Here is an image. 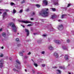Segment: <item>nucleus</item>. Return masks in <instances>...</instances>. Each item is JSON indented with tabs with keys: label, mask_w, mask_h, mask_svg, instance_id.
Returning <instances> with one entry per match:
<instances>
[{
	"label": "nucleus",
	"mask_w": 74,
	"mask_h": 74,
	"mask_svg": "<svg viewBox=\"0 0 74 74\" xmlns=\"http://www.w3.org/2000/svg\"><path fill=\"white\" fill-rule=\"evenodd\" d=\"M65 60H68L69 56H68V55H65Z\"/></svg>",
	"instance_id": "nucleus-14"
},
{
	"label": "nucleus",
	"mask_w": 74,
	"mask_h": 74,
	"mask_svg": "<svg viewBox=\"0 0 74 74\" xmlns=\"http://www.w3.org/2000/svg\"><path fill=\"white\" fill-rule=\"evenodd\" d=\"M34 35H36V34H37V33H34Z\"/></svg>",
	"instance_id": "nucleus-50"
},
{
	"label": "nucleus",
	"mask_w": 74,
	"mask_h": 74,
	"mask_svg": "<svg viewBox=\"0 0 74 74\" xmlns=\"http://www.w3.org/2000/svg\"><path fill=\"white\" fill-rule=\"evenodd\" d=\"M21 63L18 60H16V63L15 64V66L16 67V69H19V67L18 66V64H21Z\"/></svg>",
	"instance_id": "nucleus-3"
},
{
	"label": "nucleus",
	"mask_w": 74,
	"mask_h": 74,
	"mask_svg": "<svg viewBox=\"0 0 74 74\" xmlns=\"http://www.w3.org/2000/svg\"><path fill=\"white\" fill-rule=\"evenodd\" d=\"M70 65V64H68V66H69Z\"/></svg>",
	"instance_id": "nucleus-60"
},
{
	"label": "nucleus",
	"mask_w": 74,
	"mask_h": 74,
	"mask_svg": "<svg viewBox=\"0 0 74 74\" xmlns=\"http://www.w3.org/2000/svg\"><path fill=\"white\" fill-rule=\"evenodd\" d=\"M31 54V52H29L28 53H27L28 55H30Z\"/></svg>",
	"instance_id": "nucleus-35"
},
{
	"label": "nucleus",
	"mask_w": 74,
	"mask_h": 74,
	"mask_svg": "<svg viewBox=\"0 0 74 74\" xmlns=\"http://www.w3.org/2000/svg\"><path fill=\"white\" fill-rule=\"evenodd\" d=\"M19 54L20 56H23V53H22L20 52L19 53Z\"/></svg>",
	"instance_id": "nucleus-19"
},
{
	"label": "nucleus",
	"mask_w": 74,
	"mask_h": 74,
	"mask_svg": "<svg viewBox=\"0 0 74 74\" xmlns=\"http://www.w3.org/2000/svg\"><path fill=\"white\" fill-rule=\"evenodd\" d=\"M56 18V16L55 15H53L51 16L52 19H55Z\"/></svg>",
	"instance_id": "nucleus-15"
},
{
	"label": "nucleus",
	"mask_w": 74,
	"mask_h": 74,
	"mask_svg": "<svg viewBox=\"0 0 74 74\" xmlns=\"http://www.w3.org/2000/svg\"><path fill=\"white\" fill-rule=\"evenodd\" d=\"M16 41H19V39L18 38H16Z\"/></svg>",
	"instance_id": "nucleus-28"
},
{
	"label": "nucleus",
	"mask_w": 74,
	"mask_h": 74,
	"mask_svg": "<svg viewBox=\"0 0 74 74\" xmlns=\"http://www.w3.org/2000/svg\"><path fill=\"white\" fill-rule=\"evenodd\" d=\"M9 60H12V58H11V57H10L9 58Z\"/></svg>",
	"instance_id": "nucleus-39"
},
{
	"label": "nucleus",
	"mask_w": 74,
	"mask_h": 74,
	"mask_svg": "<svg viewBox=\"0 0 74 74\" xmlns=\"http://www.w3.org/2000/svg\"><path fill=\"white\" fill-rule=\"evenodd\" d=\"M53 69H57V67L56 66H54L53 67Z\"/></svg>",
	"instance_id": "nucleus-32"
},
{
	"label": "nucleus",
	"mask_w": 74,
	"mask_h": 74,
	"mask_svg": "<svg viewBox=\"0 0 74 74\" xmlns=\"http://www.w3.org/2000/svg\"><path fill=\"white\" fill-rule=\"evenodd\" d=\"M27 58H28V57L27 56H25V59H27Z\"/></svg>",
	"instance_id": "nucleus-43"
},
{
	"label": "nucleus",
	"mask_w": 74,
	"mask_h": 74,
	"mask_svg": "<svg viewBox=\"0 0 74 74\" xmlns=\"http://www.w3.org/2000/svg\"><path fill=\"white\" fill-rule=\"evenodd\" d=\"M17 46L18 47H20V46H21V44L18 45Z\"/></svg>",
	"instance_id": "nucleus-44"
},
{
	"label": "nucleus",
	"mask_w": 74,
	"mask_h": 74,
	"mask_svg": "<svg viewBox=\"0 0 74 74\" xmlns=\"http://www.w3.org/2000/svg\"><path fill=\"white\" fill-rule=\"evenodd\" d=\"M54 41L55 42L57 43V44L59 45L60 44V40H54Z\"/></svg>",
	"instance_id": "nucleus-9"
},
{
	"label": "nucleus",
	"mask_w": 74,
	"mask_h": 74,
	"mask_svg": "<svg viewBox=\"0 0 74 74\" xmlns=\"http://www.w3.org/2000/svg\"><path fill=\"white\" fill-rule=\"evenodd\" d=\"M32 71H33V73H35V71L34 70H33Z\"/></svg>",
	"instance_id": "nucleus-48"
},
{
	"label": "nucleus",
	"mask_w": 74,
	"mask_h": 74,
	"mask_svg": "<svg viewBox=\"0 0 74 74\" xmlns=\"http://www.w3.org/2000/svg\"><path fill=\"white\" fill-rule=\"evenodd\" d=\"M34 62V65L36 67H37V64L35 63V62Z\"/></svg>",
	"instance_id": "nucleus-22"
},
{
	"label": "nucleus",
	"mask_w": 74,
	"mask_h": 74,
	"mask_svg": "<svg viewBox=\"0 0 74 74\" xmlns=\"http://www.w3.org/2000/svg\"><path fill=\"white\" fill-rule=\"evenodd\" d=\"M52 10L53 11H55L56 10V9L55 8H52Z\"/></svg>",
	"instance_id": "nucleus-24"
},
{
	"label": "nucleus",
	"mask_w": 74,
	"mask_h": 74,
	"mask_svg": "<svg viewBox=\"0 0 74 74\" xmlns=\"http://www.w3.org/2000/svg\"><path fill=\"white\" fill-rule=\"evenodd\" d=\"M49 14V9L48 8H45L43 9L39 12L40 15H41L43 17H47L48 16Z\"/></svg>",
	"instance_id": "nucleus-1"
},
{
	"label": "nucleus",
	"mask_w": 74,
	"mask_h": 74,
	"mask_svg": "<svg viewBox=\"0 0 74 74\" xmlns=\"http://www.w3.org/2000/svg\"><path fill=\"white\" fill-rule=\"evenodd\" d=\"M62 48L64 49H66V46H64L62 47Z\"/></svg>",
	"instance_id": "nucleus-25"
},
{
	"label": "nucleus",
	"mask_w": 74,
	"mask_h": 74,
	"mask_svg": "<svg viewBox=\"0 0 74 74\" xmlns=\"http://www.w3.org/2000/svg\"><path fill=\"white\" fill-rule=\"evenodd\" d=\"M2 13L1 12H0V14H1Z\"/></svg>",
	"instance_id": "nucleus-54"
},
{
	"label": "nucleus",
	"mask_w": 74,
	"mask_h": 74,
	"mask_svg": "<svg viewBox=\"0 0 74 74\" xmlns=\"http://www.w3.org/2000/svg\"><path fill=\"white\" fill-rule=\"evenodd\" d=\"M10 25L12 27H13V30L14 32H17V29L16 28V27L15 25V24L13 22H11L10 23Z\"/></svg>",
	"instance_id": "nucleus-2"
},
{
	"label": "nucleus",
	"mask_w": 74,
	"mask_h": 74,
	"mask_svg": "<svg viewBox=\"0 0 74 74\" xmlns=\"http://www.w3.org/2000/svg\"><path fill=\"white\" fill-rule=\"evenodd\" d=\"M27 26H32V24H28L27 25Z\"/></svg>",
	"instance_id": "nucleus-38"
},
{
	"label": "nucleus",
	"mask_w": 74,
	"mask_h": 74,
	"mask_svg": "<svg viewBox=\"0 0 74 74\" xmlns=\"http://www.w3.org/2000/svg\"><path fill=\"white\" fill-rule=\"evenodd\" d=\"M67 42H68V43H69V42H70V40H69V39H68L67 40Z\"/></svg>",
	"instance_id": "nucleus-37"
},
{
	"label": "nucleus",
	"mask_w": 74,
	"mask_h": 74,
	"mask_svg": "<svg viewBox=\"0 0 74 74\" xmlns=\"http://www.w3.org/2000/svg\"><path fill=\"white\" fill-rule=\"evenodd\" d=\"M25 71H26V72H27V70H26V69H25Z\"/></svg>",
	"instance_id": "nucleus-51"
},
{
	"label": "nucleus",
	"mask_w": 74,
	"mask_h": 74,
	"mask_svg": "<svg viewBox=\"0 0 74 74\" xmlns=\"http://www.w3.org/2000/svg\"><path fill=\"white\" fill-rule=\"evenodd\" d=\"M42 67H45V64H42Z\"/></svg>",
	"instance_id": "nucleus-34"
},
{
	"label": "nucleus",
	"mask_w": 74,
	"mask_h": 74,
	"mask_svg": "<svg viewBox=\"0 0 74 74\" xmlns=\"http://www.w3.org/2000/svg\"><path fill=\"white\" fill-rule=\"evenodd\" d=\"M17 34H18H18H19V33H17Z\"/></svg>",
	"instance_id": "nucleus-56"
},
{
	"label": "nucleus",
	"mask_w": 74,
	"mask_h": 74,
	"mask_svg": "<svg viewBox=\"0 0 74 74\" xmlns=\"http://www.w3.org/2000/svg\"><path fill=\"white\" fill-rule=\"evenodd\" d=\"M69 74H71V73H69Z\"/></svg>",
	"instance_id": "nucleus-59"
},
{
	"label": "nucleus",
	"mask_w": 74,
	"mask_h": 74,
	"mask_svg": "<svg viewBox=\"0 0 74 74\" xmlns=\"http://www.w3.org/2000/svg\"><path fill=\"white\" fill-rule=\"evenodd\" d=\"M1 31H2V28H1L0 29V32H1Z\"/></svg>",
	"instance_id": "nucleus-47"
},
{
	"label": "nucleus",
	"mask_w": 74,
	"mask_h": 74,
	"mask_svg": "<svg viewBox=\"0 0 74 74\" xmlns=\"http://www.w3.org/2000/svg\"><path fill=\"white\" fill-rule=\"evenodd\" d=\"M48 48L49 50H53V48L52 47V46H49L48 47Z\"/></svg>",
	"instance_id": "nucleus-13"
},
{
	"label": "nucleus",
	"mask_w": 74,
	"mask_h": 74,
	"mask_svg": "<svg viewBox=\"0 0 74 74\" xmlns=\"http://www.w3.org/2000/svg\"><path fill=\"white\" fill-rule=\"evenodd\" d=\"M42 36H44V37H45V36H47V34H44L42 35Z\"/></svg>",
	"instance_id": "nucleus-41"
},
{
	"label": "nucleus",
	"mask_w": 74,
	"mask_h": 74,
	"mask_svg": "<svg viewBox=\"0 0 74 74\" xmlns=\"http://www.w3.org/2000/svg\"><path fill=\"white\" fill-rule=\"evenodd\" d=\"M0 10H1V9H0Z\"/></svg>",
	"instance_id": "nucleus-62"
},
{
	"label": "nucleus",
	"mask_w": 74,
	"mask_h": 74,
	"mask_svg": "<svg viewBox=\"0 0 74 74\" xmlns=\"http://www.w3.org/2000/svg\"><path fill=\"white\" fill-rule=\"evenodd\" d=\"M10 4H11V5H14V3L12 2H11L10 3Z\"/></svg>",
	"instance_id": "nucleus-31"
},
{
	"label": "nucleus",
	"mask_w": 74,
	"mask_h": 74,
	"mask_svg": "<svg viewBox=\"0 0 74 74\" xmlns=\"http://www.w3.org/2000/svg\"><path fill=\"white\" fill-rule=\"evenodd\" d=\"M60 69H63L62 66H60Z\"/></svg>",
	"instance_id": "nucleus-46"
},
{
	"label": "nucleus",
	"mask_w": 74,
	"mask_h": 74,
	"mask_svg": "<svg viewBox=\"0 0 74 74\" xmlns=\"http://www.w3.org/2000/svg\"><path fill=\"white\" fill-rule=\"evenodd\" d=\"M3 60H1L0 61V68H2L3 66Z\"/></svg>",
	"instance_id": "nucleus-5"
},
{
	"label": "nucleus",
	"mask_w": 74,
	"mask_h": 74,
	"mask_svg": "<svg viewBox=\"0 0 74 74\" xmlns=\"http://www.w3.org/2000/svg\"><path fill=\"white\" fill-rule=\"evenodd\" d=\"M1 1L0 0V3H1Z\"/></svg>",
	"instance_id": "nucleus-57"
},
{
	"label": "nucleus",
	"mask_w": 74,
	"mask_h": 74,
	"mask_svg": "<svg viewBox=\"0 0 74 74\" xmlns=\"http://www.w3.org/2000/svg\"><path fill=\"white\" fill-rule=\"evenodd\" d=\"M2 36H3V37H5V36H6V35H5V33H2Z\"/></svg>",
	"instance_id": "nucleus-17"
},
{
	"label": "nucleus",
	"mask_w": 74,
	"mask_h": 74,
	"mask_svg": "<svg viewBox=\"0 0 74 74\" xmlns=\"http://www.w3.org/2000/svg\"><path fill=\"white\" fill-rule=\"evenodd\" d=\"M16 12V11L15 10V9H14V10H13V13H14V14H15V12Z\"/></svg>",
	"instance_id": "nucleus-21"
},
{
	"label": "nucleus",
	"mask_w": 74,
	"mask_h": 74,
	"mask_svg": "<svg viewBox=\"0 0 74 74\" xmlns=\"http://www.w3.org/2000/svg\"><path fill=\"white\" fill-rule=\"evenodd\" d=\"M54 56L56 58H58V53H56V52L54 53Z\"/></svg>",
	"instance_id": "nucleus-10"
},
{
	"label": "nucleus",
	"mask_w": 74,
	"mask_h": 74,
	"mask_svg": "<svg viewBox=\"0 0 74 74\" xmlns=\"http://www.w3.org/2000/svg\"><path fill=\"white\" fill-rule=\"evenodd\" d=\"M57 71L59 72V73H60V74L61 73V71H60L59 70H57Z\"/></svg>",
	"instance_id": "nucleus-23"
},
{
	"label": "nucleus",
	"mask_w": 74,
	"mask_h": 74,
	"mask_svg": "<svg viewBox=\"0 0 74 74\" xmlns=\"http://www.w3.org/2000/svg\"><path fill=\"white\" fill-rule=\"evenodd\" d=\"M16 69L15 68L13 69L12 70H13V71H17V72H18V73H19V70H20V68H19L18 69Z\"/></svg>",
	"instance_id": "nucleus-11"
},
{
	"label": "nucleus",
	"mask_w": 74,
	"mask_h": 74,
	"mask_svg": "<svg viewBox=\"0 0 74 74\" xmlns=\"http://www.w3.org/2000/svg\"><path fill=\"white\" fill-rule=\"evenodd\" d=\"M41 40H39L38 41V43L40 42H41Z\"/></svg>",
	"instance_id": "nucleus-30"
},
{
	"label": "nucleus",
	"mask_w": 74,
	"mask_h": 74,
	"mask_svg": "<svg viewBox=\"0 0 74 74\" xmlns=\"http://www.w3.org/2000/svg\"><path fill=\"white\" fill-rule=\"evenodd\" d=\"M15 1H16V0H17V1H18L19 0H14Z\"/></svg>",
	"instance_id": "nucleus-55"
},
{
	"label": "nucleus",
	"mask_w": 74,
	"mask_h": 74,
	"mask_svg": "<svg viewBox=\"0 0 74 74\" xmlns=\"http://www.w3.org/2000/svg\"><path fill=\"white\" fill-rule=\"evenodd\" d=\"M0 57H3V54H2L0 56Z\"/></svg>",
	"instance_id": "nucleus-36"
},
{
	"label": "nucleus",
	"mask_w": 74,
	"mask_h": 74,
	"mask_svg": "<svg viewBox=\"0 0 74 74\" xmlns=\"http://www.w3.org/2000/svg\"><path fill=\"white\" fill-rule=\"evenodd\" d=\"M23 10H21L19 12V13H22V11H23Z\"/></svg>",
	"instance_id": "nucleus-29"
},
{
	"label": "nucleus",
	"mask_w": 74,
	"mask_h": 74,
	"mask_svg": "<svg viewBox=\"0 0 74 74\" xmlns=\"http://www.w3.org/2000/svg\"><path fill=\"white\" fill-rule=\"evenodd\" d=\"M64 16H67V15L66 14H62V19L64 18Z\"/></svg>",
	"instance_id": "nucleus-18"
},
{
	"label": "nucleus",
	"mask_w": 74,
	"mask_h": 74,
	"mask_svg": "<svg viewBox=\"0 0 74 74\" xmlns=\"http://www.w3.org/2000/svg\"><path fill=\"white\" fill-rule=\"evenodd\" d=\"M32 14H33V15H34V14H35V13L34 12H33Z\"/></svg>",
	"instance_id": "nucleus-52"
},
{
	"label": "nucleus",
	"mask_w": 74,
	"mask_h": 74,
	"mask_svg": "<svg viewBox=\"0 0 74 74\" xmlns=\"http://www.w3.org/2000/svg\"><path fill=\"white\" fill-rule=\"evenodd\" d=\"M57 1L56 2H54V5H55L58 4V0H57Z\"/></svg>",
	"instance_id": "nucleus-16"
},
{
	"label": "nucleus",
	"mask_w": 74,
	"mask_h": 74,
	"mask_svg": "<svg viewBox=\"0 0 74 74\" xmlns=\"http://www.w3.org/2000/svg\"><path fill=\"white\" fill-rule=\"evenodd\" d=\"M31 20H34V18H31Z\"/></svg>",
	"instance_id": "nucleus-45"
},
{
	"label": "nucleus",
	"mask_w": 74,
	"mask_h": 74,
	"mask_svg": "<svg viewBox=\"0 0 74 74\" xmlns=\"http://www.w3.org/2000/svg\"><path fill=\"white\" fill-rule=\"evenodd\" d=\"M21 22H23V23H31V22H29L28 21H22Z\"/></svg>",
	"instance_id": "nucleus-12"
},
{
	"label": "nucleus",
	"mask_w": 74,
	"mask_h": 74,
	"mask_svg": "<svg viewBox=\"0 0 74 74\" xmlns=\"http://www.w3.org/2000/svg\"><path fill=\"white\" fill-rule=\"evenodd\" d=\"M58 22H61L62 21V20H61L60 19L58 20Z\"/></svg>",
	"instance_id": "nucleus-42"
},
{
	"label": "nucleus",
	"mask_w": 74,
	"mask_h": 74,
	"mask_svg": "<svg viewBox=\"0 0 74 74\" xmlns=\"http://www.w3.org/2000/svg\"><path fill=\"white\" fill-rule=\"evenodd\" d=\"M35 5H36L37 7H38V8H39L40 7V5L39 4H36Z\"/></svg>",
	"instance_id": "nucleus-20"
},
{
	"label": "nucleus",
	"mask_w": 74,
	"mask_h": 74,
	"mask_svg": "<svg viewBox=\"0 0 74 74\" xmlns=\"http://www.w3.org/2000/svg\"><path fill=\"white\" fill-rule=\"evenodd\" d=\"M43 2L45 5L47 6L48 5V1H47L46 0H43Z\"/></svg>",
	"instance_id": "nucleus-7"
},
{
	"label": "nucleus",
	"mask_w": 74,
	"mask_h": 74,
	"mask_svg": "<svg viewBox=\"0 0 74 74\" xmlns=\"http://www.w3.org/2000/svg\"><path fill=\"white\" fill-rule=\"evenodd\" d=\"M58 29L59 30H63V25H58Z\"/></svg>",
	"instance_id": "nucleus-4"
},
{
	"label": "nucleus",
	"mask_w": 74,
	"mask_h": 74,
	"mask_svg": "<svg viewBox=\"0 0 74 74\" xmlns=\"http://www.w3.org/2000/svg\"><path fill=\"white\" fill-rule=\"evenodd\" d=\"M25 3V0H23V1L21 2V4H23Z\"/></svg>",
	"instance_id": "nucleus-27"
},
{
	"label": "nucleus",
	"mask_w": 74,
	"mask_h": 74,
	"mask_svg": "<svg viewBox=\"0 0 74 74\" xmlns=\"http://www.w3.org/2000/svg\"><path fill=\"white\" fill-rule=\"evenodd\" d=\"M22 26H23V27L25 28V26H24V25H22Z\"/></svg>",
	"instance_id": "nucleus-53"
},
{
	"label": "nucleus",
	"mask_w": 74,
	"mask_h": 74,
	"mask_svg": "<svg viewBox=\"0 0 74 74\" xmlns=\"http://www.w3.org/2000/svg\"><path fill=\"white\" fill-rule=\"evenodd\" d=\"M25 51H23V52H24Z\"/></svg>",
	"instance_id": "nucleus-58"
},
{
	"label": "nucleus",
	"mask_w": 74,
	"mask_h": 74,
	"mask_svg": "<svg viewBox=\"0 0 74 74\" xmlns=\"http://www.w3.org/2000/svg\"><path fill=\"white\" fill-rule=\"evenodd\" d=\"M42 54H44L45 53V51H43L41 52Z\"/></svg>",
	"instance_id": "nucleus-33"
},
{
	"label": "nucleus",
	"mask_w": 74,
	"mask_h": 74,
	"mask_svg": "<svg viewBox=\"0 0 74 74\" xmlns=\"http://www.w3.org/2000/svg\"><path fill=\"white\" fill-rule=\"evenodd\" d=\"M25 32H26L27 33V36H28L29 35V30L28 29H25Z\"/></svg>",
	"instance_id": "nucleus-8"
},
{
	"label": "nucleus",
	"mask_w": 74,
	"mask_h": 74,
	"mask_svg": "<svg viewBox=\"0 0 74 74\" xmlns=\"http://www.w3.org/2000/svg\"><path fill=\"white\" fill-rule=\"evenodd\" d=\"M29 8H28V9H27V10H25L27 12H28V11H29Z\"/></svg>",
	"instance_id": "nucleus-26"
},
{
	"label": "nucleus",
	"mask_w": 74,
	"mask_h": 74,
	"mask_svg": "<svg viewBox=\"0 0 74 74\" xmlns=\"http://www.w3.org/2000/svg\"><path fill=\"white\" fill-rule=\"evenodd\" d=\"M6 11H8L7 10H6Z\"/></svg>",
	"instance_id": "nucleus-63"
},
{
	"label": "nucleus",
	"mask_w": 74,
	"mask_h": 74,
	"mask_svg": "<svg viewBox=\"0 0 74 74\" xmlns=\"http://www.w3.org/2000/svg\"><path fill=\"white\" fill-rule=\"evenodd\" d=\"M70 5H71L70 4H69L67 6V7H70Z\"/></svg>",
	"instance_id": "nucleus-40"
},
{
	"label": "nucleus",
	"mask_w": 74,
	"mask_h": 74,
	"mask_svg": "<svg viewBox=\"0 0 74 74\" xmlns=\"http://www.w3.org/2000/svg\"><path fill=\"white\" fill-rule=\"evenodd\" d=\"M7 15V12H5L3 14L2 16L3 17V19H5V17Z\"/></svg>",
	"instance_id": "nucleus-6"
},
{
	"label": "nucleus",
	"mask_w": 74,
	"mask_h": 74,
	"mask_svg": "<svg viewBox=\"0 0 74 74\" xmlns=\"http://www.w3.org/2000/svg\"><path fill=\"white\" fill-rule=\"evenodd\" d=\"M0 36H1V35H0Z\"/></svg>",
	"instance_id": "nucleus-61"
},
{
	"label": "nucleus",
	"mask_w": 74,
	"mask_h": 74,
	"mask_svg": "<svg viewBox=\"0 0 74 74\" xmlns=\"http://www.w3.org/2000/svg\"><path fill=\"white\" fill-rule=\"evenodd\" d=\"M1 49H4V47H1Z\"/></svg>",
	"instance_id": "nucleus-49"
}]
</instances>
